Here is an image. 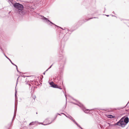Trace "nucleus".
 Returning a JSON list of instances; mask_svg holds the SVG:
<instances>
[{"label": "nucleus", "instance_id": "obj_17", "mask_svg": "<svg viewBox=\"0 0 129 129\" xmlns=\"http://www.w3.org/2000/svg\"><path fill=\"white\" fill-rule=\"evenodd\" d=\"M6 57V58H8L7 57Z\"/></svg>", "mask_w": 129, "mask_h": 129}, {"label": "nucleus", "instance_id": "obj_8", "mask_svg": "<svg viewBox=\"0 0 129 129\" xmlns=\"http://www.w3.org/2000/svg\"><path fill=\"white\" fill-rule=\"evenodd\" d=\"M44 19L45 20H46V21H48V22H50V23H51L55 25L52 22H51L49 20H48L47 19V18H46L44 17Z\"/></svg>", "mask_w": 129, "mask_h": 129}, {"label": "nucleus", "instance_id": "obj_3", "mask_svg": "<svg viewBox=\"0 0 129 129\" xmlns=\"http://www.w3.org/2000/svg\"><path fill=\"white\" fill-rule=\"evenodd\" d=\"M68 118H69L72 121L75 123L79 127L81 128L82 129H83V128H81L80 126V125H79L76 122V121H75L73 119V117H71V116H66Z\"/></svg>", "mask_w": 129, "mask_h": 129}, {"label": "nucleus", "instance_id": "obj_14", "mask_svg": "<svg viewBox=\"0 0 129 129\" xmlns=\"http://www.w3.org/2000/svg\"><path fill=\"white\" fill-rule=\"evenodd\" d=\"M48 120H46L45 121V122H46V121H47Z\"/></svg>", "mask_w": 129, "mask_h": 129}, {"label": "nucleus", "instance_id": "obj_15", "mask_svg": "<svg viewBox=\"0 0 129 129\" xmlns=\"http://www.w3.org/2000/svg\"><path fill=\"white\" fill-rule=\"evenodd\" d=\"M29 86H30V84H29Z\"/></svg>", "mask_w": 129, "mask_h": 129}, {"label": "nucleus", "instance_id": "obj_18", "mask_svg": "<svg viewBox=\"0 0 129 129\" xmlns=\"http://www.w3.org/2000/svg\"><path fill=\"white\" fill-rule=\"evenodd\" d=\"M107 16H109V15H107Z\"/></svg>", "mask_w": 129, "mask_h": 129}, {"label": "nucleus", "instance_id": "obj_11", "mask_svg": "<svg viewBox=\"0 0 129 129\" xmlns=\"http://www.w3.org/2000/svg\"><path fill=\"white\" fill-rule=\"evenodd\" d=\"M9 60H10V59H9ZM10 60V61L11 62V63H12L14 65H15V66L16 67V68H17V71H18V69H17V66H16V65L15 64H14V63H12V61H11V60Z\"/></svg>", "mask_w": 129, "mask_h": 129}, {"label": "nucleus", "instance_id": "obj_9", "mask_svg": "<svg viewBox=\"0 0 129 129\" xmlns=\"http://www.w3.org/2000/svg\"><path fill=\"white\" fill-rule=\"evenodd\" d=\"M36 123V122H33L30 123L29 125H33L35 124Z\"/></svg>", "mask_w": 129, "mask_h": 129}, {"label": "nucleus", "instance_id": "obj_13", "mask_svg": "<svg viewBox=\"0 0 129 129\" xmlns=\"http://www.w3.org/2000/svg\"><path fill=\"white\" fill-rule=\"evenodd\" d=\"M52 65H51L50 66V67L48 69H49L51 67V66H52Z\"/></svg>", "mask_w": 129, "mask_h": 129}, {"label": "nucleus", "instance_id": "obj_1", "mask_svg": "<svg viewBox=\"0 0 129 129\" xmlns=\"http://www.w3.org/2000/svg\"><path fill=\"white\" fill-rule=\"evenodd\" d=\"M14 6L16 9V10L17 12L21 14L23 12V6L18 3H15L14 5Z\"/></svg>", "mask_w": 129, "mask_h": 129}, {"label": "nucleus", "instance_id": "obj_12", "mask_svg": "<svg viewBox=\"0 0 129 129\" xmlns=\"http://www.w3.org/2000/svg\"><path fill=\"white\" fill-rule=\"evenodd\" d=\"M50 123H46V124H43L44 125H48V124H49Z\"/></svg>", "mask_w": 129, "mask_h": 129}, {"label": "nucleus", "instance_id": "obj_5", "mask_svg": "<svg viewBox=\"0 0 129 129\" xmlns=\"http://www.w3.org/2000/svg\"><path fill=\"white\" fill-rule=\"evenodd\" d=\"M52 87L55 88H58V86L54 84L53 85H52ZM58 88L60 89H62V88Z\"/></svg>", "mask_w": 129, "mask_h": 129}, {"label": "nucleus", "instance_id": "obj_2", "mask_svg": "<svg viewBox=\"0 0 129 129\" xmlns=\"http://www.w3.org/2000/svg\"><path fill=\"white\" fill-rule=\"evenodd\" d=\"M116 124L122 127L124 126L125 124V122L123 121V118H122L120 119V120Z\"/></svg>", "mask_w": 129, "mask_h": 129}, {"label": "nucleus", "instance_id": "obj_4", "mask_svg": "<svg viewBox=\"0 0 129 129\" xmlns=\"http://www.w3.org/2000/svg\"><path fill=\"white\" fill-rule=\"evenodd\" d=\"M123 121L124 122L126 123L125 124H126L128 122V118L127 117H126L124 119H123Z\"/></svg>", "mask_w": 129, "mask_h": 129}, {"label": "nucleus", "instance_id": "obj_6", "mask_svg": "<svg viewBox=\"0 0 129 129\" xmlns=\"http://www.w3.org/2000/svg\"><path fill=\"white\" fill-rule=\"evenodd\" d=\"M107 117L108 118H113L114 117L113 116L110 115H108Z\"/></svg>", "mask_w": 129, "mask_h": 129}, {"label": "nucleus", "instance_id": "obj_7", "mask_svg": "<svg viewBox=\"0 0 129 129\" xmlns=\"http://www.w3.org/2000/svg\"><path fill=\"white\" fill-rule=\"evenodd\" d=\"M83 111L85 112V113H88L90 111V110L89 109H86V110H84V109H83Z\"/></svg>", "mask_w": 129, "mask_h": 129}, {"label": "nucleus", "instance_id": "obj_16", "mask_svg": "<svg viewBox=\"0 0 129 129\" xmlns=\"http://www.w3.org/2000/svg\"><path fill=\"white\" fill-rule=\"evenodd\" d=\"M55 25L56 26H57V25Z\"/></svg>", "mask_w": 129, "mask_h": 129}, {"label": "nucleus", "instance_id": "obj_10", "mask_svg": "<svg viewBox=\"0 0 129 129\" xmlns=\"http://www.w3.org/2000/svg\"><path fill=\"white\" fill-rule=\"evenodd\" d=\"M54 84V82H51L50 83V85H51V87L52 86V85H53Z\"/></svg>", "mask_w": 129, "mask_h": 129}]
</instances>
